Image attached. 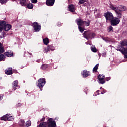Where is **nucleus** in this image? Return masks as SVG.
Masks as SVG:
<instances>
[{"mask_svg": "<svg viewBox=\"0 0 127 127\" xmlns=\"http://www.w3.org/2000/svg\"><path fill=\"white\" fill-rule=\"evenodd\" d=\"M59 118H58V117H56L55 118V120L56 121H58V120H59Z\"/></svg>", "mask_w": 127, "mask_h": 127, "instance_id": "49530a36", "label": "nucleus"}, {"mask_svg": "<svg viewBox=\"0 0 127 127\" xmlns=\"http://www.w3.org/2000/svg\"><path fill=\"white\" fill-rule=\"evenodd\" d=\"M47 126L48 127H56V122L53 120L52 118H49L48 120Z\"/></svg>", "mask_w": 127, "mask_h": 127, "instance_id": "39448f33", "label": "nucleus"}, {"mask_svg": "<svg viewBox=\"0 0 127 127\" xmlns=\"http://www.w3.org/2000/svg\"><path fill=\"white\" fill-rule=\"evenodd\" d=\"M32 3H37V0H31Z\"/></svg>", "mask_w": 127, "mask_h": 127, "instance_id": "ea45409f", "label": "nucleus"}, {"mask_svg": "<svg viewBox=\"0 0 127 127\" xmlns=\"http://www.w3.org/2000/svg\"><path fill=\"white\" fill-rule=\"evenodd\" d=\"M20 3L22 6H26V0H20Z\"/></svg>", "mask_w": 127, "mask_h": 127, "instance_id": "412c9836", "label": "nucleus"}, {"mask_svg": "<svg viewBox=\"0 0 127 127\" xmlns=\"http://www.w3.org/2000/svg\"><path fill=\"white\" fill-rule=\"evenodd\" d=\"M124 58L127 59V48H125L124 53H123Z\"/></svg>", "mask_w": 127, "mask_h": 127, "instance_id": "cd10ccee", "label": "nucleus"}, {"mask_svg": "<svg viewBox=\"0 0 127 127\" xmlns=\"http://www.w3.org/2000/svg\"><path fill=\"white\" fill-rule=\"evenodd\" d=\"M83 73L82 76L84 77V78H87V77L89 76V71L86 70H83Z\"/></svg>", "mask_w": 127, "mask_h": 127, "instance_id": "a211bd4d", "label": "nucleus"}, {"mask_svg": "<svg viewBox=\"0 0 127 127\" xmlns=\"http://www.w3.org/2000/svg\"><path fill=\"white\" fill-rule=\"evenodd\" d=\"M87 1H88V0H79V3H80V4H84V3L87 2Z\"/></svg>", "mask_w": 127, "mask_h": 127, "instance_id": "c756f323", "label": "nucleus"}, {"mask_svg": "<svg viewBox=\"0 0 127 127\" xmlns=\"http://www.w3.org/2000/svg\"><path fill=\"white\" fill-rule=\"evenodd\" d=\"M45 83H46L45 78H40L38 80V84L37 86V87H39L40 91H42V88L44 85H45Z\"/></svg>", "mask_w": 127, "mask_h": 127, "instance_id": "7ed1b4c3", "label": "nucleus"}, {"mask_svg": "<svg viewBox=\"0 0 127 127\" xmlns=\"http://www.w3.org/2000/svg\"><path fill=\"white\" fill-rule=\"evenodd\" d=\"M13 120H14L13 117L11 116H9V115H8L7 121H13Z\"/></svg>", "mask_w": 127, "mask_h": 127, "instance_id": "c9c22d12", "label": "nucleus"}, {"mask_svg": "<svg viewBox=\"0 0 127 127\" xmlns=\"http://www.w3.org/2000/svg\"><path fill=\"white\" fill-rule=\"evenodd\" d=\"M48 47H49V49H50V50H51V51H53V50L55 49V48L54 47V46H53L52 45H48Z\"/></svg>", "mask_w": 127, "mask_h": 127, "instance_id": "c85d7f7f", "label": "nucleus"}, {"mask_svg": "<svg viewBox=\"0 0 127 127\" xmlns=\"http://www.w3.org/2000/svg\"><path fill=\"white\" fill-rule=\"evenodd\" d=\"M61 23L60 22H58V23H57V26H58L59 27H60V26H61Z\"/></svg>", "mask_w": 127, "mask_h": 127, "instance_id": "a19ab883", "label": "nucleus"}, {"mask_svg": "<svg viewBox=\"0 0 127 127\" xmlns=\"http://www.w3.org/2000/svg\"><path fill=\"white\" fill-rule=\"evenodd\" d=\"M105 80L106 81H110V80H111V77H106Z\"/></svg>", "mask_w": 127, "mask_h": 127, "instance_id": "37998d69", "label": "nucleus"}, {"mask_svg": "<svg viewBox=\"0 0 127 127\" xmlns=\"http://www.w3.org/2000/svg\"><path fill=\"white\" fill-rule=\"evenodd\" d=\"M5 54L6 56H7L8 57H11V56L13 55V54L12 53L9 52L5 53Z\"/></svg>", "mask_w": 127, "mask_h": 127, "instance_id": "bb28decb", "label": "nucleus"}, {"mask_svg": "<svg viewBox=\"0 0 127 127\" xmlns=\"http://www.w3.org/2000/svg\"><path fill=\"white\" fill-rule=\"evenodd\" d=\"M99 65H100V64L98 63L93 68V69L92 70L93 73H97V72L98 71V69H99Z\"/></svg>", "mask_w": 127, "mask_h": 127, "instance_id": "f3484780", "label": "nucleus"}, {"mask_svg": "<svg viewBox=\"0 0 127 127\" xmlns=\"http://www.w3.org/2000/svg\"><path fill=\"white\" fill-rule=\"evenodd\" d=\"M103 40H105V41L107 40L106 38H102Z\"/></svg>", "mask_w": 127, "mask_h": 127, "instance_id": "09e8293b", "label": "nucleus"}, {"mask_svg": "<svg viewBox=\"0 0 127 127\" xmlns=\"http://www.w3.org/2000/svg\"><path fill=\"white\" fill-rule=\"evenodd\" d=\"M121 46H127V40L125 39L120 42Z\"/></svg>", "mask_w": 127, "mask_h": 127, "instance_id": "6ab92c4d", "label": "nucleus"}, {"mask_svg": "<svg viewBox=\"0 0 127 127\" xmlns=\"http://www.w3.org/2000/svg\"><path fill=\"white\" fill-rule=\"evenodd\" d=\"M76 22L77 25L78 26V29H79V31H80V32L81 33H83V32H84V30H85V29L84 28L82 27V26H83V25L81 24H79V22L77 21V20H76Z\"/></svg>", "mask_w": 127, "mask_h": 127, "instance_id": "2eb2a0df", "label": "nucleus"}, {"mask_svg": "<svg viewBox=\"0 0 127 127\" xmlns=\"http://www.w3.org/2000/svg\"><path fill=\"white\" fill-rule=\"evenodd\" d=\"M109 7L112 10L115 11L117 17H118V18H122V12H123V11H126L127 9V8H126L125 6L120 5L117 7L112 4L109 5Z\"/></svg>", "mask_w": 127, "mask_h": 127, "instance_id": "f257e3e1", "label": "nucleus"}, {"mask_svg": "<svg viewBox=\"0 0 127 127\" xmlns=\"http://www.w3.org/2000/svg\"><path fill=\"white\" fill-rule=\"evenodd\" d=\"M2 99H3V95L0 94V101H1V100H2Z\"/></svg>", "mask_w": 127, "mask_h": 127, "instance_id": "79ce46f5", "label": "nucleus"}, {"mask_svg": "<svg viewBox=\"0 0 127 127\" xmlns=\"http://www.w3.org/2000/svg\"><path fill=\"white\" fill-rule=\"evenodd\" d=\"M27 8H28V9H32L33 8V4L31 3H29V4L26 5Z\"/></svg>", "mask_w": 127, "mask_h": 127, "instance_id": "393cba45", "label": "nucleus"}, {"mask_svg": "<svg viewBox=\"0 0 127 127\" xmlns=\"http://www.w3.org/2000/svg\"><path fill=\"white\" fill-rule=\"evenodd\" d=\"M43 43L45 44V45H47L48 43H49V39H48V38H45L43 39Z\"/></svg>", "mask_w": 127, "mask_h": 127, "instance_id": "5701e85b", "label": "nucleus"}, {"mask_svg": "<svg viewBox=\"0 0 127 127\" xmlns=\"http://www.w3.org/2000/svg\"><path fill=\"white\" fill-rule=\"evenodd\" d=\"M2 33H3V35H4L5 33H4V32H3Z\"/></svg>", "mask_w": 127, "mask_h": 127, "instance_id": "3c124183", "label": "nucleus"}, {"mask_svg": "<svg viewBox=\"0 0 127 127\" xmlns=\"http://www.w3.org/2000/svg\"><path fill=\"white\" fill-rule=\"evenodd\" d=\"M0 2L1 4H5L7 2V0H0Z\"/></svg>", "mask_w": 127, "mask_h": 127, "instance_id": "e433bc0d", "label": "nucleus"}, {"mask_svg": "<svg viewBox=\"0 0 127 127\" xmlns=\"http://www.w3.org/2000/svg\"><path fill=\"white\" fill-rule=\"evenodd\" d=\"M55 2V0H47L46 4L47 6H53Z\"/></svg>", "mask_w": 127, "mask_h": 127, "instance_id": "9b49d317", "label": "nucleus"}, {"mask_svg": "<svg viewBox=\"0 0 127 127\" xmlns=\"http://www.w3.org/2000/svg\"><path fill=\"white\" fill-rule=\"evenodd\" d=\"M12 87L14 91H15L18 88V81L15 80L12 84Z\"/></svg>", "mask_w": 127, "mask_h": 127, "instance_id": "f8f14e48", "label": "nucleus"}, {"mask_svg": "<svg viewBox=\"0 0 127 127\" xmlns=\"http://www.w3.org/2000/svg\"><path fill=\"white\" fill-rule=\"evenodd\" d=\"M30 54L31 55L32 54H31V53H30Z\"/></svg>", "mask_w": 127, "mask_h": 127, "instance_id": "5fc2aeb1", "label": "nucleus"}, {"mask_svg": "<svg viewBox=\"0 0 127 127\" xmlns=\"http://www.w3.org/2000/svg\"><path fill=\"white\" fill-rule=\"evenodd\" d=\"M26 125L27 127H30L31 126V121L28 120L26 122Z\"/></svg>", "mask_w": 127, "mask_h": 127, "instance_id": "f704fd0d", "label": "nucleus"}, {"mask_svg": "<svg viewBox=\"0 0 127 127\" xmlns=\"http://www.w3.org/2000/svg\"><path fill=\"white\" fill-rule=\"evenodd\" d=\"M47 127V122H41L40 123L38 127Z\"/></svg>", "mask_w": 127, "mask_h": 127, "instance_id": "dca6fc26", "label": "nucleus"}, {"mask_svg": "<svg viewBox=\"0 0 127 127\" xmlns=\"http://www.w3.org/2000/svg\"><path fill=\"white\" fill-rule=\"evenodd\" d=\"M5 74L6 75H12L13 72L12 71V68L9 67L5 70Z\"/></svg>", "mask_w": 127, "mask_h": 127, "instance_id": "4468645a", "label": "nucleus"}, {"mask_svg": "<svg viewBox=\"0 0 127 127\" xmlns=\"http://www.w3.org/2000/svg\"><path fill=\"white\" fill-rule=\"evenodd\" d=\"M104 16L105 17L106 20L111 21L112 19H114V15L110 12H107L104 13Z\"/></svg>", "mask_w": 127, "mask_h": 127, "instance_id": "6e6552de", "label": "nucleus"}, {"mask_svg": "<svg viewBox=\"0 0 127 127\" xmlns=\"http://www.w3.org/2000/svg\"><path fill=\"white\" fill-rule=\"evenodd\" d=\"M32 26L34 29L35 32H39L41 29V26L37 22H34L32 24Z\"/></svg>", "mask_w": 127, "mask_h": 127, "instance_id": "20e7f679", "label": "nucleus"}, {"mask_svg": "<svg viewBox=\"0 0 127 127\" xmlns=\"http://www.w3.org/2000/svg\"><path fill=\"white\" fill-rule=\"evenodd\" d=\"M82 35L84 38H86V39L89 40V39L94 38V37H95L96 36V34L91 32V31H85L82 34Z\"/></svg>", "mask_w": 127, "mask_h": 127, "instance_id": "f03ea898", "label": "nucleus"}, {"mask_svg": "<svg viewBox=\"0 0 127 127\" xmlns=\"http://www.w3.org/2000/svg\"><path fill=\"white\" fill-rule=\"evenodd\" d=\"M48 68V64H44L42 65L41 69H42V70H43V71H44L45 70H46Z\"/></svg>", "mask_w": 127, "mask_h": 127, "instance_id": "aec40b11", "label": "nucleus"}, {"mask_svg": "<svg viewBox=\"0 0 127 127\" xmlns=\"http://www.w3.org/2000/svg\"><path fill=\"white\" fill-rule=\"evenodd\" d=\"M106 92H107V90H106V89H102V91L101 92L102 95H104V94H105V93H106Z\"/></svg>", "mask_w": 127, "mask_h": 127, "instance_id": "58836bf2", "label": "nucleus"}, {"mask_svg": "<svg viewBox=\"0 0 127 127\" xmlns=\"http://www.w3.org/2000/svg\"><path fill=\"white\" fill-rule=\"evenodd\" d=\"M25 124V121L23 119H21L19 122V125L20 127H23Z\"/></svg>", "mask_w": 127, "mask_h": 127, "instance_id": "b1692460", "label": "nucleus"}, {"mask_svg": "<svg viewBox=\"0 0 127 127\" xmlns=\"http://www.w3.org/2000/svg\"><path fill=\"white\" fill-rule=\"evenodd\" d=\"M105 76L101 75V74H99L98 76V79L99 80V84H105L106 83V81H105Z\"/></svg>", "mask_w": 127, "mask_h": 127, "instance_id": "9d476101", "label": "nucleus"}, {"mask_svg": "<svg viewBox=\"0 0 127 127\" xmlns=\"http://www.w3.org/2000/svg\"><path fill=\"white\" fill-rule=\"evenodd\" d=\"M107 31L108 32H111V31H113V27H112V26H109L108 27V29H107Z\"/></svg>", "mask_w": 127, "mask_h": 127, "instance_id": "72a5a7b5", "label": "nucleus"}, {"mask_svg": "<svg viewBox=\"0 0 127 127\" xmlns=\"http://www.w3.org/2000/svg\"><path fill=\"white\" fill-rule=\"evenodd\" d=\"M12 0V1H14V0Z\"/></svg>", "mask_w": 127, "mask_h": 127, "instance_id": "603ef678", "label": "nucleus"}, {"mask_svg": "<svg viewBox=\"0 0 127 127\" xmlns=\"http://www.w3.org/2000/svg\"><path fill=\"white\" fill-rule=\"evenodd\" d=\"M45 121V117H43L42 119L40 120V122H44Z\"/></svg>", "mask_w": 127, "mask_h": 127, "instance_id": "c03bdc74", "label": "nucleus"}, {"mask_svg": "<svg viewBox=\"0 0 127 127\" xmlns=\"http://www.w3.org/2000/svg\"><path fill=\"white\" fill-rule=\"evenodd\" d=\"M69 11L70 12H75L76 11V7H75L74 5L70 4L68 5Z\"/></svg>", "mask_w": 127, "mask_h": 127, "instance_id": "ddd939ff", "label": "nucleus"}, {"mask_svg": "<svg viewBox=\"0 0 127 127\" xmlns=\"http://www.w3.org/2000/svg\"><path fill=\"white\" fill-rule=\"evenodd\" d=\"M12 72H13V73H14L15 74H17V70H12Z\"/></svg>", "mask_w": 127, "mask_h": 127, "instance_id": "a18cd8bd", "label": "nucleus"}, {"mask_svg": "<svg viewBox=\"0 0 127 127\" xmlns=\"http://www.w3.org/2000/svg\"><path fill=\"white\" fill-rule=\"evenodd\" d=\"M117 50H118V51H120V52H121V53H122V54H124V53L125 52V48H124L123 49H117Z\"/></svg>", "mask_w": 127, "mask_h": 127, "instance_id": "4c0bfd02", "label": "nucleus"}, {"mask_svg": "<svg viewBox=\"0 0 127 127\" xmlns=\"http://www.w3.org/2000/svg\"><path fill=\"white\" fill-rule=\"evenodd\" d=\"M49 48L48 47V46H47V47L45 48L44 49V53H48V51H50Z\"/></svg>", "mask_w": 127, "mask_h": 127, "instance_id": "7c9ffc66", "label": "nucleus"}, {"mask_svg": "<svg viewBox=\"0 0 127 127\" xmlns=\"http://www.w3.org/2000/svg\"><path fill=\"white\" fill-rule=\"evenodd\" d=\"M0 38H3V36L0 35Z\"/></svg>", "mask_w": 127, "mask_h": 127, "instance_id": "8fccbe9b", "label": "nucleus"}, {"mask_svg": "<svg viewBox=\"0 0 127 127\" xmlns=\"http://www.w3.org/2000/svg\"><path fill=\"white\" fill-rule=\"evenodd\" d=\"M2 22H3V23L4 24H3V25L4 30L5 31H9V30L11 29V27H12L11 25L9 24H6V22L5 21H3Z\"/></svg>", "mask_w": 127, "mask_h": 127, "instance_id": "1a4fd4ad", "label": "nucleus"}, {"mask_svg": "<svg viewBox=\"0 0 127 127\" xmlns=\"http://www.w3.org/2000/svg\"><path fill=\"white\" fill-rule=\"evenodd\" d=\"M76 20L78 22V24H82L83 26L84 25H85V26H89L90 23L91 22L90 20L84 21L81 19H77Z\"/></svg>", "mask_w": 127, "mask_h": 127, "instance_id": "423d86ee", "label": "nucleus"}, {"mask_svg": "<svg viewBox=\"0 0 127 127\" xmlns=\"http://www.w3.org/2000/svg\"><path fill=\"white\" fill-rule=\"evenodd\" d=\"M119 17H115V18H113V19H112L111 21H110V23H111V25H112V26H116V25H118V24H119V23H120V19H119Z\"/></svg>", "mask_w": 127, "mask_h": 127, "instance_id": "0eeeda50", "label": "nucleus"}, {"mask_svg": "<svg viewBox=\"0 0 127 127\" xmlns=\"http://www.w3.org/2000/svg\"><path fill=\"white\" fill-rule=\"evenodd\" d=\"M100 90H102V87H100Z\"/></svg>", "mask_w": 127, "mask_h": 127, "instance_id": "864d4df0", "label": "nucleus"}, {"mask_svg": "<svg viewBox=\"0 0 127 127\" xmlns=\"http://www.w3.org/2000/svg\"><path fill=\"white\" fill-rule=\"evenodd\" d=\"M91 50L92 51V52L96 53L97 52V49L96 48V47H91Z\"/></svg>", "mask_w": 127, "mask_h": 127, "instance_id": "2f4dec72", "label": "nucleus"}, {"mask_svg": "<svg viewBox=\"0 0 127 127\" xmlns=\"http://www.w3.org/2000/svg\"><path fill=\"white\" fill-rule=\"evenodd\" d=\"M0 52H1V53L4 52V48L1 46V43H0Z\"/></svg>", "mask_w": 127, "mask_h": 127, "instance_id": "473e14b6", "label": "nucleus"}, {"mask_svg": "<svg viewBox=\"0 0 127 127\" xmlns=\"http://www.w3.org/2000/svg\"><path fill=\"white\" fill-rule=\"evenodd\" d=\"M8 114H7L1 117V121H7Z\"/></svg>", "mask_w": 127, "mask_h": 127, "instance_id": "4be33fe9", "label": "nucleus"}, {"mask_svg": "<svg viewBox=\"0 0 127 127\" xmlns=\"http://www.w3.org/2000/svg\"><path fill=\"white\" fill-rule=\"evenodd\" d=\"M5 58V56L1 53H0V61H2V60H4Z\"/></svg>", "mask_w": 127, "mask_h": 127, "instance_id": "a878e982", "label": "nucleus"}, {"mask_svg": "<svg viewBox=\"0 0 127 127\" xmlns=\"http://www.w3.org/2000/svg\"><path fill=\"white\" fill-rule=\"evenodd\" d=\"M99 92H100V90H97L96 91V93H97V95H100V93H99Z\"/></svg>", "mask_w": 127, "mask_h": 127, "instance_id": "de8ad7c7", "label": "nucleus"}]
</instances>
